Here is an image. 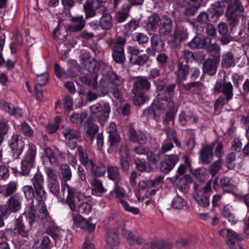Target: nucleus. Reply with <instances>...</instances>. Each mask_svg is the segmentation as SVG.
Listing matches in <instances>:
<instances>
[{"mask_svg": "<svg viewBox=\"0 0 249 249\" xmlns=\"http://www.w3.org/2000/svg\"><path fill=\"white\" fill-rule=\"evenodd\" d=\"M34 166V163L23 160L21 162V174L23 175H28L31 168Z\"/></svg>", "mask_w": 249, "mask_h": 249, "instance_id": "nucleus-62", "label": "nucleus"}, {"mask_svg": "<svg viewBox=\"0 0 249 249\" xmlns=\"http://www.w3.org/2000/svg\"><path fill=\"white\" fill-rule=\"evenodd\" d=\"M98 131V126L97 125L93 124H89L86 131V135L91 141H92L95 135Z\"/></svg>", "mask_w": 249, "mask_h": 249, "instance_id": "nucleus-58", "label": "nucleus"}, {"mask_svg": "<svg viewBox=\"0 0 249 249\" xmlns=\"http://www.w3.org/2000/svg\"><path fill=\"white\" fill-rule=\"evenodd\" d=\"M233 89V86L230 82H226L224 80L217 81L214 88L215 91L223 93L227 101L232 98Z\"/></svg>", "mask_w": 249, "mask_h": 249, "instance_id": "nucleus-9", "label": "nucleus"}, {"mask_svg": "<svg viewBox=\"0 0 249 249\" xmlns=\"http://www.w3.org/2000/svg\"><path fill=\"white\" fill-rule=\"evenodd\" d=\"M151 249H171V244L168 241L162 240H156L150 243Z\"/></svg>", "mask_w": 249, "mask_h": 249, "instance_id": "nucleus-41", "label": "nucleus"}, {"mask_svg": "<svg viewBox=\"0 0 249 249\" xmlns=\"http://www.w3.org/2000/svg\"><path fill=\"white\" fill-rule=\"evenodd\" d=\"M122 233L130 245L140 244L142 243V239L139 237L134 235L131 231L124 228L122 229Z\"/></svg>", "mask_w": 249, "mask_h": 249, "instance_id": "nucleus-33", "label": "nucleus"}, {"mask_svg": "<svg viewBox=\"0 0 249 249\" xmlns=\"http://www.w3.org/2000/svg\"><path fill=\"white\" fill-rule=\"evenodd\" d=\"M119 163L122 170L124 172L128 171L131 160L129 149L126 143H122L119 151Z\"/></svg>", "mask_w": 249, "mask_h": 249, "instance_id": "nucleus-10", "label": "nucleus"}, {"mask_svg": "<svg viewBox=\"0 0 249 249\" xmlns=\"http://www.w3.org/2000/svg\"><path fill=\"white\" fill-rule=\"evenodd\" d=\"M62 134L66 139L69 140L77 139L80 136V133L78 131L70 127H66L65 128L62 132Z\"/></svg>", "mask_w": 249, "mask_h": 249, "instance_id": "nucleus-47", "label": "nucleus"}, {"mask_svg": "<svg viewBox=\"0 0 249 249\" xmlns=\"http://www.w3.org/2000/svg\"><path fill=\"white\" fill-rule=\"evenodd\" d=\"M219 233L227 239V243L229 249H243L240 244L243 238L232 230L222 229L219 231Z\"/></svg>", "mask_w": 249, "mask_h": 249, "instance_id": "nucleus-6", "label": "nucleus"}, {"mask_svg": "<svg viewBox=\"0 0 249 249\" xmlns=\"http://www.w3.org/2000/svg\"><path fill=\"white\" fill-rule=\"evenodd\" d=\"M18 184L17 182L15 181H11L6 185L4 196L6 197L9 196L11 195H14V193L16 192L17 190Z\"/></svg>", "mask_w": 249, "mask_h": 249, "instance_id": "nucleus-57", "label": "nucleus"}, {"mask_svg": "<svg viewBox=\"0 0 249 249\" xmlns=\"http://www.w3.org/2000/svg\"><path fill=\"white\" fill-rule=\"evenodd\" d=\"M183 15L186 16H193L197 12L201 5L199 0H186Z\"/></svg>", "mask_w": 249, "mask_h": 249, "instance_id": "nucleus-21", "label": "nucleus"}, {"mask_svg": "<svg viewBox=\"0 0 249 249\" xmlns=\"http://www.w3.org/2000/svg\"><path fill=\"white\" fill-rule=\"evenodd\" d=\"M36 153V146L33 144H29V148L24 157V160L35 163Z\"/></svg>", "mask_w": 249, "mask_h": 249, "instance_id": "nucleus-45", "label": "nucleus"}, {"mask_svg": "<svg viewBox=\"0 0 249 249\" xmlns=\"http://www.w3.org/2000/svg\"><path fill=\"white\" fill-rule=\"evenodd\" d=\"M85 18L89 19L96 16L103 17L108 13V9L105 5L93 6V1L87 0L83 4Z\"/></svg>", "mask_w": 249, "mask_h": 249, "instance_id": "nucleus-5", "label": "nucleus"}, {"mask_svg": "<svg viewBox=\"0 0 249 249\" xmlns=\"http://www.w3.org/2000/svg\"><path fill=\"white\" fill-rule=\"evenodd\" d=\"M9 146L11 149L12 156L15 159H18L24 148L23 142L19 140V135L14 134L9 141Z\"/></svg>", "mask_w": 249, "mask_h": 249, "instance_id": "nucleus-13", "label": "nucleus"}, {"mask_svg": "<svg viewBox=\"0 0 249 249\" xmlns=\"http://www.w3.org/2000/svg\"><path fill=\"white\" fill-rule=\"evenodd\" d=\"M187 37L188 33L185 29H176L174 34L170 36L171 39L169 40V43L174 47H177Z\"/></svg>", "mask_w": 249, "mask_h": 249, "instance_id": "nucleus-16", "label": "nucleus"}, {"mask_svg": "<svg viewBox=\"0 0 249 249\" xmlns=\"http://www.w3.org/2000/svg\"><path fill=\"white\" fill-rule=\"evenodd\" d=\"M211 42V39L203 35L195 36L188 43V46L191 49H204L207 44Z\"/></svg>", "mask_w": 249, "mask_h": 249, "instance_id": "nucleus-20", "label": "nucleus"}, {"mask_svg": "<svg viewBox=\"0 0 249 249\" xmlns=\"http://www.w3.org/2000/svg\"><path fill=\"white\" fill-rule=\"evenodd\" d=\"M38 217L41 220L42 223L45 226H47L46 232L51 236L54 240H58L61 237L59 229L53 225L52 219L47 213L46 215L44 214H38Z\"/></svg>", "mask_w": 249, "mask_h": 249, "instance_id": "nucleus-8", "label": "nucleus"}, {"mask_svg": "<svg viewBox=\"0 0 249 249\" xmlns=\"http://www.w3.org/2000/svg\"><path fill=\"white\" fill-rule=\"evenodd\" d=\"M173 28V22L167 16L162 17L159 29V33L161 36H167L170 35Z\"/></svg>", "mask_w": 249, "mask_h": 249, "instance_id": "nucleus-17", "label": "nucleus"}, {"mask_svg": "<svg viewBox=\"0 0 249 249\" xmlns=\"http://www.w3.org/2000/svg\"><path fill=\"white\" fill-rule=\"evenodd\" d=\"M90 116L95 121H105L109 117L110 112V106L107 102L104 103L103 106L97 103L90 107Z\"/></svg>", "mask_w": 249, "mask_h": 249, "instance_id": "nucleus-3", "label": "nucleus"}, {"mask_svg": "<svg viewBox=\"0 0 249 249\" xmlns=\"http://www.w3.org/2000/svg\"><path fill=\"white\" fill-rule=\"evenodd\" d=\"M27 217L29 219V224L30 226L33 225L36 219V210L33 201H32L30 204Z\"/></svg>", "mask_w": 249, "mask_h": 249, "instance_id": "nucleus-61", "label": "nucleus"}, {"mask_svg": "<svg viewBox=\"0 0 249 249\" xmlns=\"http://www.w3.org/2000/svg\"><path fill=\"white\" fill-rule=\"evenodd\" d=\"M44 171L47 176L48 182L59 179L55 170L51 167H45Z\"/></svg>", "mask_w": 249, "mask_h": 249, "instance_id": "nucleus-60", "label": "nucleus"}, {"mask_svg": "<svg viewBox=\"0 0 249 249\" xmlns=\"http://www.w3.org/2000/svg\"><path fill=\"white\" fill-rule=\"evenodd\" d=\"M159 160L160 154H155L152 152L147 153L148 167L150 169L147 170V172L153 171L157 168Z\"/></svg>", "mask_w": 249, "mask_h": 249, "instance_id": "nucleus-36", "label": "nucleus"}, {"mask_svg": "<svg viewBox=\"0 0 249 249\" xmlns=\"http://www.w3.org/2000/svg\"><path fill=\"white\" fill-rule=\"evenodd\" d=\"M156 90L157 98L158 101H171L174 97V89L176 85L174 83L169 84L167 87L164 85L157 84Z\"/></svg>", "mask_w": 249, "mask_h": 249, "instance_id": "nucleus-7", "label": "nucleus"}, {"mask_svg": "<svg viewBox=\"0 0 249 249\" xmlns=\"http://www.w3.org/2000/svg\"><path fill=\"white\" fill-rule=\"evenodd\" d=\"M106 242L111 247H117L120 243L118 232L113 230L109 231L106 237Z\"/></svg>", "mask_w": 249, "mask_h": 249, "instance_id": "nucleus-34", "label": "nucleus"}, {"mask_svg": "<svg viewBox=\"0 0 249 249\" xmlns=\"http://www.w3.org/2000/svg\"><path fill=\"white\" fill-rule=\"evenodd\" d=\"M234 61L235 58L233 53L228 52L222 55L221 66L225 69L229 68L234 64Z\"/></svg>", "mask_w": 249, "mask_h": 249, "instance_id": "nucleus-35", "label": "nucleus"}, {"mask_svg": "<svg viewBox=\"0 0 249 249\" xmlns=\"http://www.w3.org/2000/svg\"><path fill=\"white\" fill-rule=\"evenodd\" d=\"M81 60L85 69L89 72H95L94 73H96V72L98 71L99 68L98 63L95 60L92 61L90 60V58L88 54L86 55L85 58L82 57Z\"/></svg>", "mask_w": 249, "mask_h": 249, "instance_id": "nucleus-30", "label": "nucleus"}, {"mask_svg": "<svg viewBox=\"0 0 249 249\" xmlns=\"http://www.w3.org/2000/svg\"><path fill=\"white\" fill-rule=\"evenodd\" d=\"M71 21L72 23L68 26L67 31L71 32L81 31L84 28L86 23L82 15L72 17Z\"/></svg>", "mask_w": 249, "mask_h": 249, "instance_id": "nucleus-18", "label": "nucleus"}, {"mask_svg": "<svg viewBox=\"0 0 249 249\" xmlns=\"http://www.w3.org/2000/svg\"><path fill=\"white\" fill-rule=\"evenodd\" d=\"M148 79V78L138 77L133 84L132 90H134L135 92L143 91V89L148 90L151 87V83Z\"/></svg>", "mask_w": 249, "mask_h": 249, "instance_id": "nucleus-25", "label": "nucleus"}, {"mask_svg": "<svg viewBox=\"0 0 249 249\" xmlns=\"http://www.w3.org/2000/svg\"><path fill=\"white\" fill-rule=\"evenodd\" d=\"M177 155H165L164 160L160 163V169L161 172L167 174L170 172L178 161Z\"/></svg>", "mask_w": 249, "mask_h": 249, "instance_id": "nucleus-11", "label": "nucleus"}, {"mask_svg": "<svg viewBox=\"0 0 249 249\" xmlns=\"http://www.w3.org/2000/svg\"><path fill=\"white\" fill-rule=\"evenodd\" d=\"M219 182L220 187L225 192H231L235 189L234 181L231 178L226 176L222 177Z\"/></svg>", "mask_w": 249, "mask_h": 249, "instance_id": "nucleus-29", "label": "nucleus"}, {"mask_svg": "<svg viewBox=\"0 0 249 249\" xmlns=\"http://www.w3.org/2000/svg\"><path fill=\"white\" fill-rule=\"evenodd\" d=\"M59 170L62 176V179L65 183L71 179L72 173L70 167L68 164H63L61 165Z\"/></svg>", "mask_w": 249, "mask_h": 249, "instance_id": "nucleus-42", "label": "nucleus"}, {"mask_svg": "<svg viewBox=\"0 0 249 249\" xmlns=\"http://www.w3.org/2000/svg\"><path fill=\"white\" fill-rule=\"evenodd\" d=\"M168 56L163 53H159L156 57V60L161 68H165L167 64Z\"/></svg>", "mask_w": 249, "mask_h": 249, "instance_id": "nucleus-64", "label": "nucleus"}, {"mask_svg": "<svg viewBox=\"0 0 249 249\" xmlns=\"http://www.w3.org/2000/svg\"><path fill=\"white\" fill-rule=\"evenodd\" d=\"M132 39L138 42L140 45L147 43L149 41L148 37L145 34L141 33H136L133 35Z\"/></svg>", "mask_w": 249, "mask_h": 249, "instance_id": "nucleus-59", "label": "nucleus"}, {"mask_svg": "<svg viewBox=\"0 0 249 249\" xmlns=\"http://www.w3.org/2000/svg\"><path fill=\"white\" fill-rule=\"evenodd\" d=\"M224 2L229 3L225 15L230 26L235 27L239 22L241 16H243L245 9L240 0H223Z\"/></svg>", "mask_w": 249, "mask_h": 249, "instance_id": "nucleus-1", "label": "nucleus"}, {"mask_svg": "<svg viewBox=\"0 0 249 249\" xmlns=\"http://www.w3.org/2000/svg\"><path fill=\"white\" fill-rule=\"evenodd\" d=\"M212 180L210 179L203 187L196 183L194 184L193 197L198 205L203 208H207L210 205L209 194L212 191Z\"/></svg>", "mask_w": 249, "mask_h": 249, "instance_id": "nucleus-2", "label": "nucleus"}, {"mask_svg": "<svg viewBox=\"0 0 249 249\" xmlns=\"http://www.w3.org/2000/svg\"><path fill=\"white\" fill-rule=\"evenodd\" d=\"M222 213L223 216L228 219L229 221L233 222L236 221L232 206L230 205H225Z\"/></svg>", "mask_w": 249, "mask_h": 249, "instance_id": "nucleus-44", "label": "nucleus"}, {"mask_svg": "<svg viewBox=\"0 0 249 249\" xmlns=\"http://www.w3.org/2000/svg\"><path fill=\"white\" fill-rule=\"evenodd\" d=\"M178 188L182 192H187L189 189V184L193 182L192 177L189 175L183 177L177 176L175 178Z\"/></svg>", "mask_w": 249, "mask_h": 249, "instance_id": "nucleus-23", "label": "nucleus"}, {"mask_svg": "<svg viewBox=\"0 0 249 249\" xmlns=\"http://www.w3.org/2000/svg\"><path fill=\"white\" fill-rule=\"evenodd\" d=\"M108 138V142L111 147H116L120 142V136L118 132L109 135Z\"/></svg>", "mask_w": 249, "mask_h": 249, "instance_id": "nucleus-63", "label": "nucleus"}, {"mask_svg": "<svg viewBox=\"0 0 249 249\" xmlns=\"http://www.w3.org/2000/svg\"><path fill=\"white\" fill-rule=\"evenodd\" d=\"M77 151L79 160L81 164L84 166L88 164L89 165L90 160L88 159V156L86 149L82 146H79L77 147Z\"/></svg>", "mask_w": 249, "mask_h": 249, "instance_id": "nucleus-46", "label": "nucleus"}, {"mask_svg": "<svg viewBox=\"0 0 249 249\" xmlns=\"http://www.w3.org/2000/svg\"><path fill=\"white\" fill-rule=\"evenodd\" d=\"M48 187L50 192L56 197L60 195V185L59 179L48 182Z\"/></svg>", "mask_w": 249, "mask_h": 249, "instance_id": "nucleus-49", "label": "nucleus"}, {"mask_svg": "<svg viewBox=\"0 0 249 249\" xmlns=\"http://www.w3.org/2000/svg\"><path fill=\"white\" fill-rule=\"evenodd\" d=\"M31 182L34 189L44 186V179L40 173H36L31 179Z\"/></svg>", "mask_w": 249, "mask_h": 249, "instance_id": "nucleus-48", "label": "nucleus"}, {"mask_svg": "<svg viewBox=\"0 0 249 249\" xmlns=\"http://www.w3.org/2000/svg\"><path fill=\"white\" fill-rule=\"evenodd\" d=\"M107 173L109 179L117 182L121 180V176L116 166L109 165L107 168Z\"/></svg>", "mask_w": 249, "mask_h": 249, "instance_id": "nucleus-38", "label": "nucleus"}, {"mask_svg": "<svg viewBox=\"0 0 249 249\" xmlns=\"http://www.w3.org/2000/svg\"><path fill=\"white\" fill-rule=\"evenodd\" d=\"M66 189L68 191L66 203L69 205L71 210L74 211L76 210L74 198L79 195V192L76 188L70 186L67 182L62 184V190L64 191Z\"/></svg>", "mask_w": 249, "mask_h": 249, "instance_id": "nucleus-14", "label": "nucleus"}, {"mask_svg": "<svg viewBox=\"0 0 249 249\" xmlns=\"http://www.w3.org/2000/svg\"><path fill=\"white\" fill-rule=\"evenodd\" d=\"M112 56L115 62L123 64L125 60L124 48L118 46H112Z\"/></svg>", "mask_w": 249, "mask_h": 249, "instance_id": "nucleus-28", "label": "nucleus"}, {"mask_svg": "<svg viewBox=\"0 0 249 249\" xmlns=\"http://www.w3.org/2000/svg\"><path fill=\"white\" fill-rule=\"evenodd\" d=\"M45 155L48 158L50 162L52 165L57 166L59 164V160L56 157V155L60 156L61 155L58 149H55L54 151L50 148H46L45 149Z\"/></svg>", "mask_w": 249, "mask_h": 249, "instance_id": "nucleus-32", "label": "nucleus"}, {"mask_svg": "<svg viewBox=\"0 0 249 249\" xmlns=\"http://www.w3.org/2000/svg\"><path fill=\"white\" fill-rule=\"evenodd\" d=\"M132 92L135 95L134 104L136 106H140L144 104L148 99V96L146 95L143 91H137V92H135L134 90H132Z\"/></svg>", "mask_w": 249, "mask_h": 249, "instance_id": "nucleus-43", "label": "nucleus"}, {"mask_svg": "<svg viewBox=\"0 0 249 249\" xmlns=\"http://www.w3.org/2000/svg\"><path fill=\"white\" fill-rule=\"evenodd\" d=\"M107 77L110 83L115 86L122 87L123 85V82L120 77L114 72H109L107 73Z\"/></svg>", "mask_w": 249, "mask_h": 249, "instance_id": "nucleus-52", "label": "nucleus"}, {"mask_svg": "<svg viewBox=\"0 0 249 249\" xmlns=\"http://www.w3.org/2000/svg\"><path fill=\"white\" fill-rule=\"evenodd\" d=\"M72 217L74 224L76 227L87 231L89 232H92L95 230V224L90 223L80 214L74 215L73 214Z\"/></svg>", "mask_w": 249, "mask_h": 249, "instance_id": "nucleus-15", "label": "nucleus"}, {"mask_svg": "<svg viewBox=\"0 0 249 249\" xmlns=\"http://www.w3.org/2000/svg\"><path fill=\"white\" fill-rule=\"evenodd\" d=\"M48 73L47 72H44L36 75V88H40L43 87L46 85L48 81Z\"/></svg>", "mask_w": 249, "mask_h": 249, "instance_id": "nucleus-55", "label": "nucleus"}, {"mask_svg": "<svg viewBox=\"0 0 249 249\" xmlns=\"http://www.w3.org/2000/svg\"><path fill=\"white\" fill-rule=\"evenodd\" d=\"M160 20L161 18L158 14H153L149 18L147 26L150 30H154L159 26Z\"/></svg>", "mask_w": 249, "mask_h": 249, "instance_id": "nucleus-50", "label": "nucleus"}, {"mask_svg": "<svg viewBox=\"0 0 249 249\" xmlns=\"http://www.w3.org/2000/svg\"><path fill=\"white\" fill-rule=\"evenodd\" d=\"M149 59V57L148 55L144 54L142 55H139L135 58H133L130 62L133 65L141 66L145 64L148 61Z\"/></svg>", "mask_w": 249, "mask_h": 249, "instance_id": "nucleus-53", "label": "nucleus"}, {"mask_svg": "<svg viewBox=\"0 0 249 249\" xmlns=\"http://www.w3.org/2000/svg\"><path fill=\"white\" fill-rule=\"evenodd\" d=\"M222 160L219 159L213 162L209 167V173L213 177L215 176L222 168Z\"/></svg>", "mask_w": 249, "mask_h": 249, "instance_id": "nucleus-51", "label": "nucleus"}, {"mask_svg": "<svg viewBox=\"0 0 249 249\" xmlns=\"http://www.w3.org/2000/svg\"><path fill=\"white\" fill-rule=\"evenodd\" d=\"M165 108L161 106L160 103L153 104L148 109L144 110L145 114H152L154 118H157L164 112Z\"/></svg>", "mask_w": 249, "mask_h": 249, "instance_id": "nucleus-31", "label": "nucleus"}, {"mask_svg": "<svg viewBox=\"0 0 249 249\" xmlns=\"http://www.w3.org/2000/svg\"><path fill=\"white\" fill-rule=\"evenodd\" d=\"M90 184L92 191L101 194L106 192V189L103 187L102 181L96 178H93Z\"/></svg>", "mask_w": 249, "mask_h": 249, "instance_id": "nucleus-40", "label": "nucleus"}, {"mask_svg": "<svg viewBox=\"0 0 249 249\" xmlns=\"http://www.w3.org/2000/svg\"><path fill=\"white\" fill-rule=\"evenodd\" d=\"M89 166L92 173L96 176L101 177L103 176L106 171L104 165L100 164L99 165H96L91 160H90L89 161Z\"/></svg>", "mask_w": 249, "mask_h": 249, "instance_id": "nucleus-39", "label": "nucleus"}, {"mask_svg": "<svg viewBox=\"0 0 249 249\" xmlns=\"http://www.w3.org/2000/svg\"><path fill=\"white\" fill-rule=\"evenodd\" d=\"M124 9V6H123ZM129 16V9L126 10H119L116 12L114 18L118 22H124Z\"/></svg>", "mask_w": 249, "mask_h": 249, "instance_id": "nucleus-56", "label": "nucleus"}, {"mask_svg": "<svg viewBox=\"0 0 249 249\" xmlns=\"http://www.w3.org/2000/svg\"><path fill=\"white\" fill-rule=\"evenodd\" d=\"M87 115L85 112H82L80 114L73 113L70 117V121L73 124H82L87 118Z\"/></svg>", "mask_w": 249, "mask_h": 249, "instance_id": "nucleus-54", "label": "nucleus"}, {"mask_svg": "<svg viewBox=\"0 0 249 249\" xmlns=\"http://www.w3.org/2000/svg\"><path fill=\"white\" fill-rule=\"evenodd\" d=\"M113 19L109 13L101 17L99 21V25L104 30H109L113 26Z\"/></svg>", "mask_w": 249, "mask_h": 249, "instance_id": "nucleus-37", "label": "nucleus"}, {"mask_svg": "<svg viewBox=\"0 0 249 249\" xmlns=\"http://www.w3.org/2000/svg\"><path fill=\"white\" fill-rule=\"evenodd\" d=\"M36 198L38 201V207L39 211L38 214H44L46 215L48 211L46 208L44 201L47 198V193L44 186L34 189Z\"/></svg>", "mask_w": 249, "mask_h": 249, "instance_id": "nucleus-12", "label": "nucleus"}, {"mask_svg": "<svg viewBox=\"0 0 249 249\" xmlns=\"http://www.w3.org/2000/svg\"><path fill=\"white\" fill-rule=\"evenodd\" d=\"M213 147L211 145H206L203 147L200 153V159L204 164L210 163L213 160Z\"/></svg>", "mask_w": 249, "mask_h": 249, "instance_id": "nucleus-26", "label": "nucleus"}, {"mask_svg": "<svg viewBox=\"0 0 249 249\" xmlns=\"http://www.w3.org/2000/svg\"><path fill=\"white\" fill-rule=\"evenodd\" d=\"M30 230L31 228H28L25 225L21 216H19L16 218L14 222V231L15 233H18L22 237H27L28 236Z\"/></svg>", "mask_w": 249, "mask_h": 249, "instance_id": "nucleus-22", "label": "nucleus"}, {"mask_svg": "<svg viewBox=\"0 0 249 249\" xmlns=\"http://www.w3.org/2000/svg\"><path fill=\"white\" fill-rule=\"evenodd\" d=\"M218 62L216 60L208 58L203 63V71L210 76L214 75L217 71Z\"/></svg>", "mask_w": 249, "mask_h": 249, "instance_id": "nucleus-24", "label": "nucleus"}, {"mask_svg": "<svg viewBox=\"0 0 249 249\" xmlns=\"http://www.w3.org/2000/svg\"><path fill=\"white\" fill-rule=\"evenodd\" d=\"M129 139L134 143L144 144L147 142V137L144 132L140 130L131 128L128 131Z\"/></svg>", "mask_w": 249, "mask_h": 249, "instance_id": "nucleus-19", "label": "nucleus"}, {"mask_svg": "<svg viewBox=\"0 0 249 249\" xmlns=\"http://www.w3.org/2000/svg\"><path fill=\"white\" fill-rule=\"evenodd\" d=\"M190 71V67L187 63H184L181 60H179L177 63V70L176 74L178 77L181 80L186 79Z\"/></svg>", "mask_w": 249, "mask_h": 249, "instance_id": "nucleus-27", "label": "nucleus"}, {"mask_svg": "<svg viewBox=\"0 0 249 249\" xmlns=\"http://www.w3.org/2000/svg\"><path fill=\"white\" fill-rule=\"evenodd\" d=\"M23 199V196L19 193L11 196L8 198L6 205L0 206V209L4 212L3 214L9 216L12 213L19 212L21 209Z\"/></svg>", "mask_w": 249, "mask_h": 249, "instance_id": "nucleus-4", "label": "nucleus"}]
</instances>
